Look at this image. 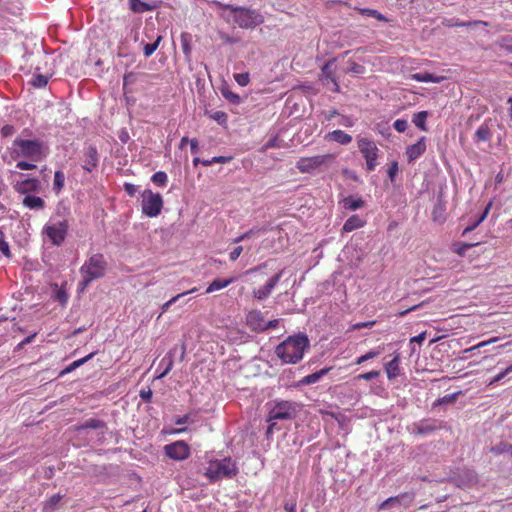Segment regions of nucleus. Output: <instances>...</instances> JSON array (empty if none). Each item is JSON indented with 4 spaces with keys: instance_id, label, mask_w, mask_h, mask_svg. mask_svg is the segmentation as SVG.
<instances>
[{
    "instance_id": "nucleus-8",
    "label": "nucleus",
    "mask_w": 512,
    "mask_h": 512,
    "mask_svg": "<svg viewBox=\"0 0 512 512\" xmlns=\"http://www.w3.org/2000/svg\"><path fill=\"white\" fill-rule=\"evenodd\" d=\"M334 159L333 154H322L310 157H301L296 162V168L303 174L318 172L322 167H327Z\"/></svg>"
},
{
    "instance_id": "nucleus-37",
    "label": "nucleus",
    "mask_w": 512,
    "mask_h": 512,
    "mask_svg": "<svg viewBox=\"0 0 512 512\" xmlns=\"http://www.w3.org/2000/svg\"><path fill=\"white\" fill-rule=\"evenodd\" d=\"M491 452L495 455L512 452V445L508 442L501 441L491 448Z\"/></svg>"
},
{
    "instance_id": "nucleus-26",
    "label": "nucleus",
    "mask_w": 512,
    "mask_h": 512,
    "mask_svg": "<svg viewBox=\"0 0 512 512\" xmlns=\"http://www.w3.org/2000/svg\"><path fill=\"white\" fill-rule=\"evenodd\" d=\"M325 139L328 141H335L341 145H347L352 141V137L342 130H334L329 132Z\"/></svg>"
},
{
    "instance_id": "nucleus-38",
    "label": "nucleus",
    "mask_w": 512,
    "mask_h": 512,
    "mask_svg": "<svg viewBox=\"0 0 512 512\" xmlns=\"http://www.w3.org/2000/svg\"><path fill=\"white\" fill-rule=\"evenodd\" d=\"M427 116H428V113L426 111L418 112L413 116L412 122L415 124V126L420 128L421 130L425 131L426 130L425 122H426Z\"/></svg>"
},
{
    "instance_id": "nucleus-7",
    "label": "nucleus",
    "mask_w": 512,
    "mask_h": 512,
    "mask_svg": "<svg viewBox=\"0 0 512 512\" xmlns=\"http://www.w3.org/2000/svg\"><path fill=\"white\" fill-rule=\"evenodd\" d=\"M299 411V405L296 402L288 400H275L270 407L267 415V422L275 420H292Z\"/></svg>"
},
{
    "instance_id": "nucleus-58",
    "label": "nucleus",
    "mask_w": 512,
    "mask_h": 512,
    "mask_svg": "<svg viewBox=\"0 0 512 512\" xmlns=\"http://www.w3.org/2000/svg\"><path fill=\"white\" fill-rule=\"evenodd\" d=\"M365 71V67L357 64L356 62H351L350 67L348 68L347 72L354 73V74H362Z\"/></svg>"
},
{
    "instance_id": "nucleus-55",
    "label": "nucleus",
    "mask_w": 512,
    "mask_h": 512,
    "mask_svg": "<svg viewBox=\"0 0 512 512\" xmlns=\"http://www.w3.org/2000/svg\"><path fill=\"white\" fill-rule=\"evenodd\" d=\"M393 127L397 132L402 133V132L406 131V129L408 127V122L404 119H397L393 123Z\"/></svg>"
},
{
    "instance_id": "nucleus-12",
    "label": "nucleus",
    "mask_w": 512,
    "mask_h": 512,
    "mask_svg": "<svg viewBox=\"0 0 512 512\" xmlns=\"http://www.w3.org/2000/svg\"><path fill=\"white\" fill-rule=\"evenodd\" d=\"M164 452L167 457L175 461H183L190 457V446L183 440L175 441L164 446Z\"/></svg>"
},
{
    "instance_id": "nucleus-16",
    "label": "nucleus",
    "mask_w": 512,
    "mask_h": 512,
    "mask_svg": "<svg viewBox=\"0 0 512 512\" xmlns=\"http://www.w3.org/2000/svg\"><path fill=\"white\" fill-rule=\"evenodd\" d=\"M432 219L435 223L440 225L444 224L447 219L446 199L442 191L439 193L437 202L432 210Z\"/></svg>"
},
{
    "instance_id": "nucleus-2",
    "label": "nucleus",
    "mask_w": 512,
    "mask_h": 512,
    "mask_svg": "<svg viewBox=\"0 0 512 512\" xmlns=\"http://www.w3.org/2000/svg\"><path fill=\"white\" fill-rule=\"evenodd\" d=\"M48 146L40 139H23L17 137L12 143L11 157L25 158L32 162H40L46 158Z\"/></svg>"
},
{
    "instance_id": "nucleus-9",
    "label": "nucleus",
    "mask_w": 512,
    "mask_h": 512,
    "mask_svg": "<svg viewBox=\"0 0 512 512\" xmlns=\"http://www.w3.org/2000/svg\"><path fill=\"white\" fill-rule=\"evenodd\" d=\"M357 146L366 161V169L374 171L378 165L377 159L379 156V148L374 141L361 137L357 139Z\"/></svg>"
},
{
    "instance_id": "nucleus-40",
    "label": "nucleus",
    "mask_w": 512,
    "mask_h": 512,
    "mask_svg": "<svg viewBox=\"0 0 512 512\" xmlns=\"http://www.w3.org/2000/svg\"><path fill=\"white\" fill-rule=\"evenodd\" d=\"M221 93H222V96L226 100H228L230 103L235 104V105H239L241 103V97L238 94L232 92L230 89L223 88L221 90Z\"/></svg>"
},
{
    "instance_id": "nucleus-18",
    "label": "nucleus",
    "mask_w": 512,
    "mask_h": 512,
    "mask_svg": "<svg viewBox=\"0 0 512 512\" xmlns=\"http://www.w3.org/2000/svg\"><path fill=\"white\" fill-rule=\"evenodd\" d=\"M247 325L254 331H263L265 319L260 311H250L246 317Z\"/></svg>"
},
{
    "instance_id": "nucleus-49",
    "label": "nucleus",
    "mask_w": 512,
    "mask_h": 512,
    "mask_svg": "<svg viewBox=\"0 0 512 512\" xmlns=\"http://www.w3.org/2000/svg\"><path fill=\"white\" fill-rule=\"evenodd\" d=\"M189 34L188 33H182L181 34V48L185 56H189L191 54V45L189 41Z\"/></svg>"
},
{
    "instance_id": "nucleus-25",
    "label": "nucleus",
    "mask_w": 512,
    "mask_h": 512,
    "mask_svg": "<svg viewBox=\"0 0 512 512\" xmlns=\"http://www.w3.org/2000/svg\"><path fill=\"white\" fill-rule=\"evenodd\" d=\"M482 244L481 241L476 242H454L453 243V251L457 253L459 256L464 257L467 255V252L471 251L474 248L480 247Z\"/></svg>"
},
{
    "instance_id": "nucleus-45",
    "label": "nucleus",
    "mask_w": 512,
    "mask_h": 512,
    "mask_svg": "<svg viewBox=\"0 0 512 512\" xmlns=\"http://www.w3.org/2000/svg\"><path fill=\"white\" fill-rule=\"evenodd\" d=\"M0 252L7 258L12 256L8 242L2 229H0Z\"/></svg>"
},
{
    "instance_id": "nucleus-63",
    "label": "nucleus",
    "mask_w": 512,
    "mask_h": 512,
    "mask_svg": "<svg viewBox=\"0 0 512 512\" xmlns=\"http://www.w3.org/2000/svg\"><path fill=\"white\" fill-rule=\"evenodd\" d=\"M462 316L459 314L450 315V330L453 329L454 326L461 325Z\"/></svg>"
},
{
    "instance_id": "nucleus-61",
    "label": "nucleus",
    "mask_w": 512,
    "mask_h": 512,
    "mask_svg": "<svg viewBox=\"0 0 512 512\" xmlns=\"http://www.w3.org/2000/svg\"><path fill=\"white\" fill-rule=\"evenodd\" d=\"M55 299L61 304H66L68 300V295L64 289H59L55 294Z\"/></svg>"
},
{
    "instance_id": "nucleus-44",
    "label": "nucleus",
    "mask_w": 512,
    "mask_h": 512,
    "mask_svg": "<svg viewBox=\"0 0 512 512\" xmlns=\"http://www.w3.org/2000/svg\"><path fill=\"white\" fill-rule=\"evenodd\" d=\"M195 291H197L196 287L192 288L191 290H189L187 292H183V293L177 294L176 296L172 297L169 301L165 302L162 305V307H161L162 313L168 311L170 306L172 304H174L176 301H178L181 297H183L184 295L189 294V293H194Z\"/></svg>"
},
{
    "instance_id": "nucleus-52",
    "label": "nucleus",
    "mask_w": 512,
    "mask_h": 512,
    "mask_svg": "<svg viewBox=\"0 0 512 512\" xmlns=\"http://www.w3.org/2000/svg\"><path fill=\"white\" fill-rule=\"evenodd\" d=\"M62 499V495L60 494H54L52 495L45 503V509L46 508H49V509H53L56 507V505L60 502V500Z\"/></svg>"
},
{
    "instance_id": "nucleus-4",
    "label": "nucleus",
    "mask_w": 512,
    "mask_h": 512,
    "mask_svg": "<svg viewBox=\"0 0 512 512\" xmlns=\"http://www.w3.org/2000/svg\"><path fill=\"white\" fill-rule=\"evenodd\" d=\"M220 7L230 10L235 13L234 21L238 24L239 27L244 29H252L261 23H263V17L261 14L256 12L255 10H251L244 7H235L230 4H221L219 2L216 3Z\"/></svg>"
},
{
    "instance_id": "nucleus-19",
    "label": "nucleus",
    "mask_w": 512,
    "mask_h": 512,
    "mask_svg": "<svg viewBox=\"0 0 512 512\" xmlns=\"http://www.w3.org/2000/svg\"><path fill=\"white\" fill-rule=\"evenodd\" d=\"M426 150L425 138L422 137L415 144H412L406 149V156L409 162L418 159Z\"/></svg>"
},
{
    "instance_id": "nucleus-56",
    "label": "nucleus",
    "mask_w": 512,
    "mask_h": 512,
    "mask_svg": "<svg viewBox=\"0 0 512 512\" xmlns=\"http://www.w3.org/2000/svg\"><path fill=\"white\" fill-rule=\"evenodd\" d=\"M435 429H436V426L430 424L428 421H423L418 425L419 433H428Z\"/></svg>"
},
{
    "instance_id": "nucleus-62",
    "label": "nucleus",
    "mask_w": 512,
    "mask_h": 512,
    "mask_svg": "<svg viewBox=\"0 0 512 512\" xmlns=\"http://www.w3.org/2000/svg\"><path fill=\"white\" fill-rule=\"evenodd\" d=\"M243 251V247L242 246H237L235 247L230 253H229V259L230 261H236L239 256L241 255Z\"/></svg>"
},
{
    "instance_id": "nucleus-36",
    "label": "nucleus",
    "mask_w": 512,
    "mask_h": 512,
    "mask_svg": "<svg viewBox=\"0 0 512 512\" xmlns=\"http://www.w3.org/2000/svg\"><path fill=\"white\" fill-rule=\"evenodd\" d=\"M65 183V175L62 171L58 170L54 173L53 190L56 194H59Z\"/></svg>"
},
{
    "instance_id": "nucleus-14",
    "label": "nucleus",
    "mask_w": 512,
    "mask_h": 512,
    "mask_svg": "<svg viewBox=\"0 0 512 512\" xmlns=\"http://www.w3.org/2000/svg\"><path fill=\"white\" fill-rule=\"evenodd\" d=\"M283 275V270H280L275 275L271 276L265 283L264 286L253 290V296L257 300H265L270 296L276 285L279 283Z\"/></svg>"
},
{
    "instance_id": "nucleus-59",
    "label": "nucleus",
    "mask_w": 512,
    "mask_h": 512,
    "mask_svg": "<svg viewBox=\"0 0 512 512\" xmlns=\"http://www.w3.org/2000/svg\"><path fill=\"white\" fill-rule=\"evenodd\" d=\"M380 375V372L377 371V370H373V371H370V372H366V373H363V374H360L357 376L358 379H363V380H366V381H370L374 378H377L378 376Z\"/></svg>"
},
{
    "instance_id": "nucleus-28",
    "label": "nucleus",
    "mask_w": 512,
    "mask_h": 512,
    "mask_svg": "<svg viewBox=\"0 0 512 512\" xmlns=\"http://www.w3.org/2000/svg\"><path fill=\"white\" fill-rule=\"evenodd\" d=\"M85 429L104 430V429H106V423L100 419L90 418V419H87L82 424L76 426V428H75L76 431H82Z\"/></svg>"
},
{
    "instance_id": "nucleus-11",
    "label": "nucleus",
    "mask_w": 512,
    "mask_h": 512,
    "mask_svg": "<svg viewBox=\"0 0 512 512\" xmlns=\"http://www.w3.org/2000/svg\"><path fill=\"white\" fill-rule=\"evenodd\" d=\"M456 336H457V333H450V350L452 351L450 354V357L460 356L461 353H469L473 350L485 347V346L495 343L499 340L498 337H493L487 341H482L476 345L466 347L462 350V347H463L462 340H465V344H468L469 341L466 340L465 338H459Z\"/></svg>"
},
{
    "instance_id": "nucleus-50",
    "label": "nucleus",
    "mask_w": 512,
    "mask_h": 512,
    "mask_svg": "<svg viewBox=\"0 0 512 512\" xmlns=\"http://www.w3.org/2000/svg\"><path fill=\"white\" fill-rule=\"evenodd\" d=\"M161 39H162V37H161V36H158V38L156 39V41H155V42H153V43H148V44H146V45L144 46V50H143V52H144V55H145L146 57L151 56V55L156 51V49H157V48H158V46H159V43H160Z\"/></svg>"
},
{
    "instance_id": "nucleus-13",
    "label": "nucleus",
    "mask_w": 512,
    "mask_h": 512,
    "mask_svg": "<svg viewBox=\"0 0 512 512\" xmlns=\"http://www.w3.org/2000/svg\"><path fill=\"white\" fill-rule=\"evenodd\" d=\"M477 481L476 473L471 469L459 470L450 474V483L461 488L463 486H470Z\"/></svg>"
},
{
    "instance_id": "nucleus-21",
    "label": "nucleus",
    "mask_w": 512,
    "mask_h": 512,
    "mask_svg": "<svg viewBox=\"0 0 512 512\" xmlns=\"http://www.w3.org/2000/svg\"><path fill=\"white\" fill-rule=\"evenodd\" d=\"M268 264L269 261H266L254 268L246 270L244 274L253 276L252 282L258 283L259 281L263 280L266 276H268V273L266 272Z\"/></svg>"
},
{
    "instance_id": "nucleus-64",
    "label": "nucleus",
    "mask_w": 512,
    "mask_h": 512,
    "mask_svg": "<svg viewBox=\"0 0 512 512\" xmlns=\"http://www.w3.org/2000/svg\"><path fill=\"white\" fill-rule=\"evenodd\" d=\"M212 118L215 119L217 122L219 123H225L226 120H227V115L225 112L223 111H216L213 115H212Z\"/></svg>"
},
{
    "instance_id": "nucleus-46",
    "label": "nucleus",
    "mask_w": 512,
    "mask_h": 512,
    "mask_svg": "<svg viewBox=\"0 0 512 512\" xmlns=\"http://www.w3.org/2000/svg\"><path fill=\"white\" fill-rule=\"evenodd\" d=\"M31 85L35 88L45 87L48 83V78L42 74H36L30 81Z\"/></svg>"
},
{
    "instance_id": "nucleus-29",
    "label": "nucleus",
    "mask_w": 512,
    "mask_h": 512,
    "mask_svg": "<svg viewBox=\"0 0 512 512\" xmlns=\"http://www.w3.org/2000/svg\"><path fill=\"white\" fill-rule=\"evenodd\" d=\"M409 78L411 80H415V81H418V82H435V83H438L440 81H442L443 79H445L444 76H441V77H438L432 73H429V72H417V73H413L409 76Z\"/></svg>"
},
{
    "instance_id": "nucleus-3",
    "label": "nucleus",
    "mask_w": 512,
    "mask_h": 512,
    "mask_svg": "<svg viewBox=\"0 0 512 512\" xmlns=\"http://www.w3.org/2000/svg\"><path fill=\"white\" fill-rule=\"evenodd\" d=\"M107 268L108 262L103 254L91 255L80 268L82 281L79 283V289L83 291L92 281L104 277Z\"/></svg>"
},
{
    "instance_id": "nucleus-42",
    "label": "nucleus",
    "mask_w": 512,
    "mask_h": 512,
    "mask_svg": "<svg viewBox=\"0 0 512 512\" xmlns=\"http://www.w3.org/2000/svg\"><path fill=\"white\" fill-rule=\"evenodd\" d=\"M405 498H408L409 500H411V497L407 493H403V494H400V495H397L394 497H389L388 499H386L379 505V510L388 509L392 505V501H400Z\"/></svg>"
},
{
    "instance_id": "nucleus-20",
    "label": "nucleus",
    "mask_w": 512,
    "mask_h": 512,
    "mask_svg": "<svg viewBox=\"0 0 512 512\" xmlns=\"http://www.w3.org/2000/svg\"><path fill=\"white\" fill-rule=\"evenodd\" d=\"M85 156V164L83 168L91 172L94 168L97 167L99 159H98V151L95 146H89L84 153Z\"/></svg>"
},
{
    "instance_id": "nucleus-33",
    "label": "nucleus",
    "mask_w": 512,
    "mask_h": 512,
    "mask_svg": "<svg viewBox=\"0 0 512 512\" xmlns=\"http://www.w3.org/2000/svg\"><path fill=\"white\" fill-rule=\"evenodd\" d=\"M130 9L135 13H143L146 11H152L156 8L155 5H150L141 0H130Z\"/></svg>"
},
{
    "instance_id": "nucleus-27",
    "label": "nucleus",
    "mask_w": 512,
    "mask_h": 512,
    "mask_svg": "<svg viewBox=\"0 0 512 512\" xmlns=\"http://www.w3.org/2000/svg\"><path fill=\"white\" fill-rule=\"evenodd\" d=\"M460 377L461 376L450 377V389L459 388V390L450 393V405L456 402L459 396L465 395L470 390L469 388H462V386L457 383Z\"/></svg>"
},
{
    "instance_id": "nucleus-48",
    "label": "nucleus",
    "mask_w": 512,
    "mask_h": 512,
    "mask_svg": "<svg viewBox=\"0 0 512 512\" xmlns=\"http://www.w3.org/2000/svg\"><path fill=\"white\" fill-rule=\"evenodd\" d=\"M151 180L158 186H165L167 183V174L163 171H158L153 174Z\"/></svg>"
},
{
    "instance_id": "nucleus-43",
    "label": "nucleus",
    "mask_w": 512,
    "mask_h": 512,
    "mask_svg": "<svg viewBox=\"0 0 512 512\" xmlns=\"http://www.w3.org/2000/svg\"><path fill=\"white\" fill-rule=\"evenodd\" d=\"M359 12L362 14V15H366V16H369V17H373L379 21H383V22H387L388 19L382 15L381 13H379L377 10L375 9H370V8H362V9H359Z\"/></svg>"
},
{
    "instance_id": "nucleus-17",
    "label": "nucleus",
    "mask_w": 512,
    "mask_h": 512,
    "mask_svg": "<svg viewBox=\"0 0 512 512\" xmlns=\"http://www.w3.org/2000/svg\"><path fill=\"white\" fill-rule=\"evenodd\" d=\"M335 59H331L325 63L321 68L320 79L322 81H331L334 86V91H339V84L335 77Z\"/></svg>"
},
{
    "instance_id": "nucleus-24",
    "label": "nucleus",
    "mask_w": 512,
    "mask_h": 512,
    "mask_svg": "<svg viewBox=\"0 0 512 512\" xmlns=\"http://www.w3.org/2000/svg\"><path fill=\"white\" fill-rule=\"evenodd\" d=\"M385 372L389 380H393L400 375V356L396 354L391 361L385 364Z\"/></svg>"
},
{
    "instance_id": "nucleus-41",
    "label": "nucleus",
    "mask_w": 512,
    "mask_h": 512,
    "mask_svg": "<svg viewBox=\"0 0 512 512\" xmlns=\"http://www.w3.org/2000/svg\"><path fill=\"white\" fill-rule=\"evenodd\" d=\"M94 354L95 353H90L89 355L72 362L67 368H65V370L61 374L72 372L73 370L80 367L81 365L86 363L88 360H90L94 356Z\"/></svg>"
},
{
    "instance_id": "nucleus-47",
    "label": "nucleus",
    "mask_w": 512,
    "mask_h": 512,
    "mask_svg": "<svg viewBox=\"0 0 512 512\" xmlns=\"http://www.w3.org/2000/svg\"><path fill=\"white\" fill-rule=\"evenodd\" d=\"M464 356H454L450 357V370H452L455 374H458L462 370V366L460 362L465 360Z\"/></svg>"
},
{
    "instance_id": "nucleus-23",
    "label": "nucleus",
    "mask_w": 512,
    "mask_h": 512,
    "mask_svg": "<svg viewBox=\"0 0 512 512\" xmlns=\"http://www.w3.org/2000/svg\"><path fill=\"white\" fill-rule=\"evenodd\" d=\"M22 204L24 207L30 209V210H43L45 208V201L43 198L35 195H26L23 200Z\"/></svg>"
},
{
    "instance_id": "nucleus-60",
    "label": "nucleus",
    "mask_w": 512,
    "mask_h": 512,
    "mask_svg": "<svg viewBox=\"0 0 512 512\" xmlns=\"http://www.w3.org/2000/svg\"><path fill=\"white\" fill-rule=\"evenodd\" d=\"M15 132V128L13 125H10V124H6L4 125L1 130H0V134L2 137H9L11 136L13 133Z\"/></svg>"
},
{
    "instance_id": "nucleus-39",
    "label": "nucleus",
    "mask_w": 512,
    "mask_h": 512,
    "mask_svg": "<svg viewBox=\"0 0 512 512\" xmlns=\"http://www.w3.org/2000/svg\"><path fill=\"white\" fill-rule=\"evenodd\" d=\"M491 207H492V202L490 201L486 205L484 210L477 216V218L469 224V225L473 226L474 230L487 218Z\"/></svg>"
},
{
    "instance_id": "nucleus-15",
    "label": "nucleus",
    "mask_w": 512,
    "mask_h": 512,
    "mask_svg": "<svg viewBox=\"0 0 512 512\" xmlns=\"http://www.w3.org/2000/svg\"><path fill=\"white\" fill-rule=\"evenodd\" d=\"M13 189L23 195H30V193H35L40 191L41 189V183L39 179L33 177V178H25L21 181H16L13 183Z\"/></svg>"
},
{
    "instance_id": "nucleus-35",
    "label": "nucleus",
    "mask_w": 512,
    "mask_h": 512,
    "mask_svg": "<svg viewBox=\"0 0 512 512\" xmlns=\"http://www.w3.org/2000/svg\"><path fill=\"white\" fill-rule=\"evenodd\" d=\"M449 25H450V27L462 26V27L475 28V27H478V26H481V25L487 26V23L483 22V21H465V22H460L456 18H450Z\"/></svg>"
},
{
    "instance_id": "nucleus-51",
    "label": "nucleus",
    "mask_w": 512,
    "mask_h": 512,
    "mask_svg": "<svg viewBox=\"0 0 512 512\" xmlns=\"http://www.w3.org/2000/svg\"><path fill=\"white\" fill-rule=\"evenodd\" d=\"M379 354H380V352H379V351H376V350H370V351H368L366 354H364V355H362V356L358 357V358L356 359L355 363H356L357 365H360V364L364 363V362H365V361H367V360H370V359H373V358L377 357Z\"/></svg>"
},
{
    "instance_id": "nucleus-22",
    "label": "nucleus",
    "mask_w": 512,
    "mask_h": 512,
    "mask_svg": "<svg viewBox=\"0 0 512 512\" xmlns=\"http://www.w3.org/2000/svg\"><path fill=\"white\" fill-rule=\"evenodd\" d=\"M491 126H492V120L487 119L484 121L483 124L480 125V127L475 132V140L477 142L483 141L487 142L491 139L492 133H491Z\"/></svg>"
},
{
    "instance_id": "nucleus-6",
    "label": "nucleus",
    "mask_w": 512,
    "mask_h": 512,
    "mask_svg": "<svg viewBox=\"0 0 512 512\" xmlns=\"http://www.w3.org/2000/svg\"><path fill=\"white\" fill-rule=\"evenodd\" d=\"M69 222L67 219L56 220L51 218L43 227L42 234L54 246H61L67 237Z\"/></svg>"
},
{
    "instance_id": "nucleus-57",
    "label": "nucleus",
    "mask_w": 512,
    "mask_h": 512,
    "mask_svg": "<svg viewBox=\"0 0 512 512\" xmlns=\"http://www.w3.org/2000/svg\"><path fill=\"white\" fill-rule=\"evenodd\" d=\"M16 168L20 170H33L36 168V165L32 161H18L16 164Z\"/></svg>"
},
{
    "instance_id": "nucleus-31",
    "label": "nucleus",
    "mask_w": 512,
    "mask_h": 512,
    "mask_svg": "<svg viewBox=\"0 0 512 512\" xmlns=\"http://www.w3.org/2000/svg\"><path fill=\"white\" fill-rule=\"evenodd\" d=\"M236 279L234 277L227 279H215L213 280L206 289V293H212L214 291L226 288L231 283H233Z\"/></svg>"
},
{
    "instance_id": "nucleus-10",
    "label": "nucleus",
    "mask_w": 512,
    "mask_h": 512,
    "mask_svg": "<svg viewBox=\"0 0 512 512\" xmlns=\"http://www.w3.org/2000/svg\"><path fill=\"white\" fill-rule=\"evenodd\" d=\"M142 213L148 217H156L163 208V198L159 193L150 189L142 192Z\"/></svg>"
},
{
    "instance_id": "nucleus-54",
    "label": "nucleus",
    "mask_w": 512,
    "mask_h": 512,
    "mask_svg": "<svg viewBox=\"0 0 512 512\" xmlns=\"http://www.w3.org/2000/svg\"><path fill=\"white\" fill-rule=\"evenodd\" d=\"M234 79L240 86H246L250 81L248 73L235 74Z\"/></svg>"
},
{
    "instance_id": "nucleus-34",
    "label": "nucleus",
    "mask_w": 512,
    "mask_h": 512,
    "mask_svg": "<svg viewBox=\"0 0 512 512\" xmlns=\"http://www.w3.org/2000/svg\"><path fill=\"white\" fill-rule=\"evenodd\" d=\"M342 202L343 207L350 211H355L364 206V201L361 198H353L352 196L346 197Z\"/></svg>"
},
{
    "instance_id": "nucleus-30",
    "label": "nucleus",
    "mask_w": 512,
    "mask_h": 512,
    "mask_svg": "<svg viewBox=\"0 0 512 512\" xmlns=\"http://www.w3.org/2000/svg\"><path fill=\"white\" fill-rule=\"evenodd\" d=\"M365 225V221L360 218L358 215L350 216L343 225L344 232H352L356 229H359Z\"/></svg>"
},
{
    "instance_id": "nucleus-53",
    "label": "nucleus",
    "mask_w": 512,
    "mask_h": 512,
    "mask_svg": "<svg viewBox=\"0 0 512 512\" xmlns=\"http://www.w3.org/2000/svg\"><path fill=\"white\" fill-rule=\"evenodd\" d=\"M399 171V167H398V163L396 161H393L389 167H388V170H387V174H388V177L389 179L394 182L395 180V177L397 175Z\"/></svg>"
},
{
    "instance_id": "nucleus-5",
    "label": "nucleus",
    "mask_w": 512,
    "mask_h": 512,
    "mask_svg": "<svg viewBox=\"0 0 512 512\" xmlns=\"http://www.w3.org/2000/svg\"><path fill=\"white\" fill-rule=\"evenodd\" d=\"M238 468L236 463L230 458H224L212 462L206 469L204 475L210 480L215 482L220 478H233L237 475Z\"/></svg>"
},
{
    "instance_id": "nucleus-1",
    "label": "nucleus",
    "mask_w": 512,
    "mask_h": 512,
    "mask_svg": "<svg viewBox=\"0 0 512 512\" xmlns=\"http://www.w3.org/2000/svg\"><path fill=\"white\" fill-rule=\"evenodd\" d=\"M309 347V340L305 334L289 336L277 345L275 353L283 364H296L302 360L304 351Z\"/></svg>"
},
{
    "instance_id": "nucleus-32",
    "label": "nucleus",
    "mask_w": 512,
    "mask_h": 512,
    "mask_svg": "<svg viewBox=\"0 0 512 512\" xmlns=\"http://www.w3.org/2000/svg\"><path fill=\"white\" fill-rule=\"evenodd\" d=\"M329 370H330V368H323L320 371L309 374L300 380V384H302V385L314 384V383L318 382L324 375H326Z\"/></svg>"
}]
</instances>
